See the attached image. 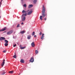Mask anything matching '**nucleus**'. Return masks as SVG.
Here are the masks:
<instances>
[{
	"label": "nucleus",
	"instance_id": "f257e3e1",
	"mask_svg": "<svg viewBox=\"0 0 75 75\" xmlns=\"http://www.w3.org/2000/svg\"><path fill=\"white\" fill-rule=\"evenodd\" d=\"M42 14V16H41L40 17V19L41 21L42 20V17L44 18V17H45V16H46V17H47V13H45V8L44 5H43Z\"/></svg>",
	"mask_w": 75,
	"mask_h": 75
},
{
	"label": "nucleus",
	"instance_id": "f03ea898",
	"mask_svg": "<svg viewBox=\"0 0 75 75\" xmlns=\"http://www.w3.org/2000/svg\"><path fill=\"white\" fill-rule=\"evenodd\" d=\"M13 33V31L11 30L7 33V35H10L12 34V33Z\"/></svg>",
	"mask_w": 75,
	"mask_h": 75
},
{
	"label": "nucleus",
	"instance_id": "7ed1b4c3",
	"mask_svg": "<svg viewBox=\"0 0 75 75\" xmlns=\"http://www.w3.org/2000/svg\"><path fill=\"white\" fill-rule=\"evenodd\" d=\"M4 64H5V59H4L2 64H1V66H2V67L4 66Z\"/></svg>",
	"mask_w": 75,
	"mask_h": 75
},
{
	"label": "nucleus",
	"instance_id": "20e7f679",
	"mask_svg": "<svg viewBox=\"0 0 75 75\" xmlns=\"http://www.w3.org/2000/svg\"><path fill=\"white\" fill-rule=\"evenodd\" d=\"M25 17L23 16H22V21H25Z\"/></svg>",
	"mask_w": 75,
	"mask_h": 75
},
{
	"label": "nucleus",
	"instance_id": "39448f33",
	"mask_svg": "<svg viewBox=\"0 0 75 75\" xmlns=\"http://www.w3.org/2000/svg\"><path fill=\"white\" fill-rule=\"evenodd\" d=\"M6 38L4 37H0V41H2V40H4Z\"/></svg>",
	"mask_w": 75,
	"mask_h": 75
},
{
	"label": "nucleus",
	"instance_id": "423d86ee",
	"mask_svg": "<svg viewBox=\"0 0 75 75\" xmlns=\"http://www.w3.org/2000/svg\"><path fill=\"white\" fill-rule=\"evenodd\" d=\"M30 62H34V58L32 57L31 58L30 60H29Z\"/></svg>",
	"mask_w": 75,
	"mask_h": 75
},
{
	"label": "nucleus",
	"instance_id": "0eeeda50",
	"mask_svg": "<svg viewBox=\"0 0 75 75\" xmlns=\"http://www.w3.org/2000/svg\"><path fill=\"white\" fill-rule=\"evenodd\" d=\"M33 13V11H29V12L28 13V15H31L32 13Z\"/></svg>",
	"mask_w": 75,
	"mask_h": 75
},
{
	"label": "nucleus",
	"instance_id": "6e6552de",
	"mask_svg": "<svg viewBox=\"0 0 75 75\" xmlns=\"http://www.w3.org/2000/svg\"><path fill=\"white\" fill-rule=\"evenodd\" d=\"M31 45L32 47H35V44H34V42H33L31 44Z\"/></svg>",
	"mask_w": 75,
	"mask_h": 75
},
{
	"label": "nucleus",
	"instance_id": "1a4fd4ad",
	"mask_svg": "<svg viewBox=\"0 0 75 75\" xmlns=\"http://www.w3.org/2000/svg\"><path fill=\"white\" fill-rule=\"evenodd\" d=\"M6 29V27H5L4 28L2 29L1 30H0V31H5Z\"/></svg>",
	"mask_w": 75,
	"mask_h": 75
},
{
	"label": "nucleus",
	"instance_id": "9d476101",
	"mask_svg": "<svg viewBox=\"0 0 75 75\" xmlns=\"http://www.w3.org/2000/svg\"><path fill=\"white\" fill-rule=\"evenodd\" d=\"M33 7V5L32 4L29 5V6L28 7V8H30L31 7Z\"/></svg>",
	"mask_w": 75,
	"mask_h": 75
},
{
	"label": "nucleus",
	"instance_id": "9b49d317",
	"mask_svg": "<svg viewBox=\"0 0 75 75\" xmlns=\"http://www.w3.org/2000/svg\"><path fill=\"white\" fill-rule=\"evenodd\" d=\"M2 75H4L6 73V72L4 71H2Z\"/></svg>",
	"mask_w": 75,
	"mask_h": 75
},
{
	"label": "nucleus",
	"instance_id": "f8f14e48",
	"mask_svg": "<svg viewBox=\"0 0 75 75\" xmlns=\"http://www.w3.org/2000/svg\"><path fill=\"white\" fill-rule=\"evenodd\" d=\"M31 35H29L28 36L27 38L28 40H30L31 39Z\"/></svg>",
	"mask_w": 75,
	"mask_h": 75
},
{
	"label": "nucleus",
	"instance_id": "ddd939ff",
	"mask_svg": "<svg viewBox=\"0 0 75 75\" xmlns=\"http://www.w3.org/2000/svg\"><path fill=\"white\" fill-rule=\"evenodd\" d=\"M21 63H24V59H21Z\"/></svg>",
	"mask_w": 75,
	"mask_h": 75
},
{
	"label": "nucleus",
	"instance_id": "4468645a",
	"mask_svg": "<svg viewBox=\"0 0 75 75\" xmlns=\"http://www.w3.org/2000/svg\"><path fill=\"white\" fill-rule=\"evenodd\" d=\"M44 34L43 33L42 35V36L41 37V40H43V38H44Z\"/></svg>",
	"mask_w": 75,
	"mask_h": 75
},
{
	"label": "nucleus",
	"instance_id": "2eb2a0df",
	"mask_svg": "<svg viewBox=\"0 0 75 75\" xmlns=\"http://www.w3.org/2000/svg\"><path fill=\"white\" fill-rule=\"evenodd\" d=\"M25 31H21L20 33L21 34H24V33H25Z\"/></svg>",
	"mask_w": 75,
	"mask_h": 75
},
{
	"label": "nucleus",
	"instance_id": "dca6fc26",
	"mask_svg": "<svg viewBox=\"0 0 75 75\" xmlns=\"http://www.w3.org/2000/svg\"><path fill=\"white\" fill-rule=\"evenodd\" d=\"M26 47H21L20 48L21 50H23V49H24Z\"/></svg>",
	"mask_w": 75,
	"mask_h": 75
},
{
	"label": "nucleus",
	"instance_id": "f3484780",
	"mask_svg": "<svg viewBox=\"0 0 75 75\" xmlns=\"http://www.w3.org/2000/svg\"><path fill=\"white\" fill-rule=\"evenodd\" d=\"M8 45V44L7 43H5L4 44V45L6 47H7Z\"/></svg>",
	"mask_w": 75,
	"mask_h": 75
},
{
	"label": "nucleus",
	"instance_id": "a211bd4d",
	"mask_svg": "<svg viewBox=\"0 0 75 75\" xmlns=\"http://www.w3.org/2000/svg\"><path fill=\"white\" fill-rule=\"evenodd\" d=\"M37 0H34L33 1L34 3L35 4V3H37Z\"/></svg>",
	"mask_w": 75,
	"mask_h": 75
},
{
	"label": "nucleus",
	"instance_id": "6ab92c4d",
	"mask_svg": "<svg viewBox=\"0 0 75 75\" xmlns=\"http://www.w3.org/2000/svg\"><path fill=\"white\" fill-rule=\"evenodd\" d=\"M4 41L6 43H8V41L6 40H5Z\"/></svg>",
	"mask_w": 75,
	"mask_h": 75
},
{
	"label": "nucleus",
	"instance_id": "aec40b11",
	"mask_svg": "<svg viewBox=\"0 0 75 75\" xmlns=\"http://www.w3.org/2000/svg\"><path fill=\"white\" fill-rule=\"evenodd\" d=\"M32 35L33 36H34L35 35V31L33 32L32 34Z\"/></svg>",
	"mask_w": 75,
	"mask_h": 75
},
{
	"label": "nucleus",
	"instance_id": "412c9836",
	"mask_svg": "<svg viewBox=\"0 0 75 75\" xmlns=\"http://www.w3.org/2000/svg\"><path fill=\"white\" fill-rule=\"evenodd\" d=\"M13 71H11L9 72V74H13Z\"/></svg>",
	"mask_w": 75,
	"mask_h": 75
},
{
	"label": "nucleus",
	"instance_id": "4be33fe9",
	"mask_svg": "<svg viewBox=\"0 0 75 75\" xmlns=\"http://www.w3.org/2000/svg\"><path fill=\"white\" fill-rule=\"evenodd\" d=\"M27 13H25V14H23L22 15V16H27Z\"/></svg>",
	"mask_w": 75,
	"mask_h": 75
},
{
	"label": "nucleus",
	"instance_id": "5701e85b",
	"mask_svg": "<svg viewBox=\"0 0 75 75\" xmlns=\"http://www.w3.org/2000/svg\"><path fill=\"white\" fill-rule=\"evenodd\" d=\"M16 57L17 56H16V54H15V55L13 56V57L14 58H16Z\"/></svg>",
	"mask_w": 75,
	"mask_h": 75
},
{
	"label": "nucleus",
	"instance_id": "b1692460",
	"mask_svg": "<svg viewBox=\"0 0 75 75\" xmlns=\"http://www.w3.org/2000/svg\"><path fill=\"white\" fill-rule=\"evenodd\" d=\"M22 13H27V11H25L24 10H23L22 11Z\"/></svg>",
	"mask_w": 75,
	"mask_h": 75
},
{
	"label": "nucleus",
	"instance_id": "393cba45",
	"mask_svg": "<svg viewBox=\"0 0 75 75\" xmlns=\"http://www.w3.org/2000/svg\"><path fill=\"white\" fill-rule=\"evenodd\" d=\"M20 27V24H18L16 27L17 28H18V27Z\"/></svg>",
	"mask_w": 75,
	"mask_h": 75
},
{
	"label": "nucleus",
	"instance_id": "a878e982",
	"mask_svg": "<svg viewBox=\"0 0 75 75\" xmlns=\"http://www.w3.org/2000/svg\"><path fill=\"white\" fill-rule=\"evenodd\" d=\"M35 53L37 54H38V50H36L35 51Z\"/></svg>",
	"mask_w": 75,
	"mask_h": 75
},
{
	"label": "nucleus",
	"instance_id": "bb28decb",
	"mask_svg": "<svg viewBox=\"0 0 75 75\" xmlns=\"http://www.w3.org/2000/svg\"><path fill=\"white\" fill-rule=\"evenodd\" d=\"M42 33L41 32H40V33H39L40 35H42Z\"/></svg>",
	"mask_w": 75,
	"mask_h": 75
},
{
	"label": "nucleus",
	"instance_id": "cd10ccee",
	"mask_svg": "<svg viewBox=\"0 0 75 75\" xmlns=\"http://www.w3.org/2000/svg\"><path fill=\"white\" fill-rule=\"evenodd\" d=\"M23 6L25 7H27V5H26V4H25L23 5Z\"/></svg>",
	"mask_w": 75,
	"mask_h": 75
},
{
	"label": "nucleus",
	"instance_id": "c85d7f7f",
	"mask_svg": "<svg viewBox=\"0 0 75 75\" xmlns=\"http://www.w3.org/2000/svg\"><path fill=\"white\" fill-rule=\"evenodd\" d=\"M46 20H47V16H46V17L45 18H44V20H45V21H46Z\"/></svg>",
	"mask_w": 75,
	"mask_h": 75
},
{
	"label": "nucleus",
	"instance_id": "c756f323",
	"mask_svg": "<svg viewBox=\"0 0 75 75\" xmlns=\"http://www.w3.org/2000/svg\"><path fill=\"white\" fill-rule=\"evenodd\" d=\"M3 52L4 53H6V50H5L3 51Z\"/></svg>",
	"mask_w": 75,
	"mask_h": 75
},
{
	"label": "nucleus",
	"instance_id": "7c9ffc66",
	"mask_svg": "<svg viewBox=\"0 0 75 75\" xmlns=\"http://www.w3.org/2000/svg\"><path fill=\"white\" fill-rule=\"evenodd\" d=\"M16 47V44H15V45H13V47Z\"/></svg>",
	"mask_w": 75,
	"mask_h": 75
},
{
	"label": "nucleus",
	"instance_id": "2f4dec72",
	"mask_svg": "<svg viewBox=\"0 0 75 75\" xmlns=\"http://www.w3.org/2000/svg\"><path fill=\"white\" fill-rule=\"evenodd\" d=\"M34 37L35 38V37H37V35H35L34 36Z\"/></svg>",
	"mask_w": 75,
	"mask_h": 75
},
{
	"label": "nucleus",
	"instance_id": "473e14b6",
	"mask_svg": "<svg viewBox=\"0 0 75 75\" xmlns=\"http://www.w3.org/2000/svg\"><path fill=\"white\" fill-rule=\"evenodd\" d=\"M29 10H28L27 11H26V12H28V11H29Z\"/></svg>",
	"mask_w": 75,
	"mask_h": 75
},
{
	"label": "nucleus",
	"instance_id": "72a5a7b5",
	"mask_svg": "<svg viewBox=\"0 0 75 75\" xmlns=\"http://www.w3.org/2000/svg\"><path fill=\"white\" fill-rule=\"evenodd\" d=\"M21 24L22 25L24 24V23H23V22L22 23H21Z\"/></svg>",
	"mask_w": 75,
	"mask_h": 75
},
{
	"label": "nucleus",
	"instance_id": "f704fd0d",
	"mask_svg": "<svg viewBox=\"0 0 75 75\" xmlns=\"http://www.w3.org/2000/svg\"><path fill=\"white\" fill-rule=\"evenodd\" d=\"M1 7V4H0V7Z\"/></svg>",
	"mask_w": 75,
	"mask_h": 75
},
{
	"label": "nucleus",
	"instance_id": "c9c22d12",
	"mask_svg": "<svg viewBox=\"0 0 75 75\" xmlns=\"http://www.w3.org/2000/svg\"><path fill=\"white\" fill-rule=\"evenodd\" d=\"M15 55H16V53L15 52Z\"/></svg>",
	"mask_w": 75,
	"mask_h": 75
},
{
	"label": "nucleus",
	"instance_id": "e433bc0d",
	"mask_svg": "<svg viewBox=\"0 0 75 75\" xmlns=\"http://www.w3.org/2000/svg\"><path fill=\"white\" fill-rule=\"evenodd\" d=\"M1 4V2H0V4Z\"/></svg>",
	"mask_w": 75,
	"mask_h": 75
},
{
	"label": "nucleus",
	"instance_id": "4c0bfd02",
	"mask_svg": "<svg viewBox=\"0 0 75 75\" xmlns=\"http://www.w3.org/2000/svg\"><path fill=\"white\" fill-rule=\"evenodd\" d=\"M1 18V16H0V18Z\"/></svg>",
	"mask_w": 75,
	"mask_h": 75
},
{
	"label": "nucleus",
	"instance_id": "58836bf2",
	"mask_svg": "<svg viewBox=\"0 0 75 75\" xmlns=\"http://www.w3.org/2000/svg\"><path fill=\"white\" fill-rule=\"evenodd\" d=\"M3 1L2 0L1 1Z\"/></svg>",
	"mask_w": 75,
	"mask_h": 75
},
{
	"label": "nucleus",
	"instance_id": "ea45409f",
	"mask_svg": "<svg viewBox=\"0 0 75 75\" xmlns=\"http://www.w3.org/2000/svg\"><path fill=\"white\" fill-rule=\"evenodd\" d=\"M20 46H21V45H20Z\"/></svg>",
	"mask_w": 75,
	"mask_h": 75
}]
</instances>
